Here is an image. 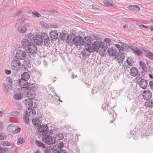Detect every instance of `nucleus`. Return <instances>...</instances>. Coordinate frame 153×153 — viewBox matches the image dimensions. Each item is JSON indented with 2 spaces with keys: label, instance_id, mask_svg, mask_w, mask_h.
<instances>
[{
  "label": "nucleus",
  "instance_id": "obj_1",
  "mask_svg": "<svg viewBox=\"0 0 153 153\" xmlns=\"http://www.w3.org/2000/svg\"><path fill=\"white\" fill-rule=\"evenodd\" d=\"M91 38L90 36L85 37L82 42V45L85 47H88L87 48H97L99 46V44L100 41L99 39H97L94 42H91Z\"/></svg>",
  "mask_w": 153,
  "mask_h": 153
},
{
  "label": "nucleus",
  "instance_id": "obj_2",
  "mask_svg": "<svg viewBox=\"0 0 153 153\" xmlns=\"http://www.w3.org/2000/svg\"><path fill=\"white\" fill-rule=\"evenodd\" d=\"M52 130H50L47 131L46 134L44 135L42 137V139L44 142L48 145L53 144L56 142V138L52 137L51 135L53 133Z\"/></svg>",
  "mask_w": 153,
  "mask_h": 153
},
{
  "label": "nucleus",
  "instance_id": "obj_3",
  "mask_svg": "<svg viewBox=\"0 0 153 153\" xmlns=\"http://www.w3.org/2000/svg\"><path fill=\"white\" fill-rule=\"evenodd\" d=\"M82 38L81 36H79L75 37L74 36H71L69 44L74 43L76 46L79 45H82Z\"/></svg>",
  "mask_w": 153,
  "mask_h": 153
},
{
  "label": "nucleus",
  "instance_id": "obj_4",
  "mask_svg": "<svg viewBox=\"0 0 153 153\" xmlns=\"http://www.w3.org/2000/svg\"><path fill=\"white\" fill-rule=\"evenodd\" d=\"M11 68L15 71H18L21 67V63L17 59H13L10 63Z\"/></svg>",
  "mask_w": 153,
  "mask_h": 153
},
{
  "label": "nucleus",
  "instance_id": "obj_5",
  "mask_svg": "<svg viewBox=\"0 0 153 153\" xmlns=\"http://www.w3.org/2000/svg\"><path fill=\"white\" fill-rule=\"evenodd\" d=\"M39 35L42 38V41H43V40H44V42L45 46L47 47H50L49 42L50 41L48 34L46 33L42 32Z\"/></svg>",
  "mask_w": 153,
  "mask_h": 153
},
{
  "label": "nucleus",
  "instance_id": "obj_6",
  "mask_svg": "<svg viewBox=\"0 0 153 153\" xmlns=\"http://www.w3.org/2000/svg\"><path fill=\"white\" fill-rule=\"evenodd\" d=\"M68 34L67 32L64 30L60 33L59 37L60 39L62 41H66L69 44L71 39V36H68Z\"/></svg>",
  "mask_w": 153,
  "mask_h": 153
},
{
  "label": "nucleus",
  "instance_id": "obj_7",
  "mask_svg": "<svg viewBox=\"0 0 153 153\" xmlns=\"http://www.w3.org/2000/svg\"><path fill=\"white\" fill-rule=\"evenodd\" d=\"M99 48H84L82 52V56L86 58L89 55V53H92L94 51H98Z\"/></svg>",
  "mask_w": 153,
  "mask_h": 153
},
{
  "label": "nucleus",
  "instance_id": "obj_8",
  "mask_svg": "<svg viewBox=\"0 0 153 153\" xmlns=\"http://www.w3.org/2000/svg\"><path fill=\"white\" fill-rule=\"evenodd\" d=\"M100 41L99 44V46L97 48H108V46L110 45V43L111 42V40L109 38H105L104 42H102L101 40L99 39Z\"/></svg>",
  "mask_w": 153,
  "mask_h": 153
},
{
  "label": "nucleus",
  "instance_id": "obj_9",
  "mask_svg": "<svg viewBox=\"0 0 153 153\" xmlns=\"http://www.w3.org/2000/svg\"><path fill=\"white\" fill-rule=\"evenodd\" d=\"M8 131L10 132H14L17 133L20 131L21 129L13 124L10 125L7 127Z\"/></svg>",
  "mask_w": 153,
  "mask_h": 153
},
{
  "label": "nucleus",
  "instance_id": "obj_10",
  "mask_svg": "<svg viewBox=\"0 0 153 153\" xmlns=\"http://www.w3.org/2000/svg\"><path fill=\"white\" fill-rule=\"evenodd\" d=\"M3 87H4L5 90L7 91L9 90H11L12 88V79L9 77H8L6 79V84L3 83L2 85Z\"/></svg>",
  "mask_w": 153,
  "mask_h": 153
},
{
  "label": "nucleus",
  "instance_id": "obj_11",
  "mask_svg": "<svg viewBox=\"0 0 153 153\" xmlns=\"http://www.w3.org/2000/svg\"><path fill=\"white\" fill-rule=\"evenodd\" d=\"M22 44L23 48H30L32 46L33 48H35L33 46V43L30 42L29 40L27 39H23L22 42Z\"/></svg>",
  "mask_w": 153,
  "mask_h": 153
},
{
  "label": "nucleus",
  "instance_id": "obj_12",
  "mask_svg": "<svg viewBox=\"0 0 153 153\" xmlns=\"http://www.w3.org/2000/svg\"><path fill=\"white\" fill-rule=\"evenodd\" d=\"M26 56V53L23 51L18 50L16 52V57L17 59H24Z\"/></svg>",
  "mask_w": 153,
  "mask_h": 153
},
{
  "label": "nucleus",
  "instance_id": "obj_13",
  "mask_svg": "<svg viewBox=\"0 0 153 153\" xmlns=\"http://www.w3.org/2000/svg\"><path fill=\"white\" fill-rule=\"evenodd\" d=\"M48 128V126L46 125H42L38 127V130L39 132H41L42 134L43 135L47 134Z\"/></svg>",
  "mask_w": 153,
  "mask_h": 153
},
{
  "label": "nucleus",
  "instance_id": "obj_14",
  "mask_svg": "<svg viewBox=\"0 0 153 153\" xmlns=\"http://www.w3.org/2000/svg\"><path fill=\"white\" fill-rule=\"evenodd\" d=\"M41 37L39 34H36L34 36L33 40L36 45H40L42 44V40Z\"/></svg>",
  "mask_w": 153,
  "mask_h": 153
},
{
  "label": "nucleus",
  "instance_id": "obj_15",
  "mask_svg": "<svg viewBox=\"0 0 153 153\" xmlns=\"http://www.w3.org/2000/svg\"><path fill=\"white\" fill-rule=\"evenodd\" d=\"M143 98L145 100H149L152 97V94L151 91L149 90L144 91L143 93Z\"/></svg>",
  "mask_w": 153,
  "mask_h": 153
},
{
  "label": "nucleus",
  "instance_id": "obj_16",
  "mask_svg": "<svg viewBox=\"0 0 153 153\" xmlns=\"http://www.w3.org/2000/svg\"><path fill=\"white\" fill-rule=\"evenodd\" d=\"M51 39L53 41H56L58 39V35L56 30H52L50 33Z\"/></svg>",
  "mask_w": 153,
  "mask_h": 153
},
{
  "label": "nucleus",
  "instance_id": "obj_17",
  "mask_svg": "<svg viewBox=\"0 0 153 153\" xmlns=\"http://www.w3.org/2000/svg\"><path fill=\"white\" fill-rule=\"evenodd\" d=\"M140 86L143 89H146L148 85V82L144 79H141L139 82Z\"/></svg>",
  "mask_w": 153,
  "mask_h": 153
},
{
  "label": "nucleus",
  "instance_id": "obj_18",
  "mask_svg": "<svg viewBox=\"0 0 153 153\" xmlns=\"http://www.w3.org/2000/svg\"><path fill=\"white\" fill-rule=\"evenodd\" d=\"M129 73L131 76H135L138 74L139 71L136 68L133 67L131 68Z\"/></svg>",
  "mask_w": 153,
  "mask_h": 153
},
{
  "label": "nucleus",
  "instance_id": "obj_19",
  "mask_svg": "<svg viewBox=\"0 0 153 153\" xmlns=\"http://www.w3.org/2000/svg\"><path fill=\"white\" fill-rule=\"evenodd\" d=\"M115 56V59L116 60L118 61V63H120L121 62H123V60L124 58V56L123 54L118 53V55L116 54Z\"/></svg>",
  "mask_w": 153,
  "mask_h": 153
},
{
  "label": "nucleus",
  "instance_id": "obj_20",
  "mask_svg": "<svg viewBox=\"0 0 153 153\" xmlns=\"http://www.w3.org/2000/svg\"><path fill=\"white\" fill-rule=\"evenodd\" d=\"M27 81L23 80L22 79L19 80V84L20 87L21 88H25L27 86L28 82Z\"/></svg>",
  "mask_w": 153,
  "mask_h": 153
},
{
  "label": "nucleus",
  "instance_id": "obj_21",
  "mask_svg": "<svg viewBox=\"0 0 153 153\" xmlns=\"http://www.w3.org/2000/svg\"><path fill=\"white\" fill-rule=\"evenodd\" d=\"M36 114V111L34 109L28 108L27 110L26 111V114L27 116L32 117Z\"/></svg>",
  "mask_w": 153,
  "mask_h": 153
},
{
  "label": "nucleus",
  "instance_id": "obj_22",
  "mask_svg": "<svg viewBox=\"0 0 153 153\" xmlns=\"http://www.w3.org/2000/svg\"><path fill=\"white\" fill-rule=\"evenodd\" d=\"M36 96V92L35 91H30L27 93V94L28 99H30L31 100L35 97Z\"/></svg>",
  "mask_w": 153,
  "mask_h": 153
},
{
  "label": "nucleus",
  "instance_id": "obj_23",
  "mask_svg": "<svg viewBox=\"0 0 153 153\" xmlns=\"http://www.w3.org/2000/svg\"><path fill=\"white\" fill-rule=\"evenodd\" d=\"M143 53L153 61V53L152 52L148 50H145L143 51Z\"/></svg>",
  "mask_w": 153,
  "mask_h": 153
},
{
  "label": "nucleus",
  "instance_id": "obj_24",
  "mask_svg": "<svg viewBox=\"0 0 153 153\" xmlns=\"http://www.w3.org/2000/svg\"><path fill=\"white\" fill-rule=\"evenodd\" d=\"M24 104L26 105L27 107L30 108L33 105V102L30 99L25 100L24 102Z\"/></svg>",
  "mask_w": 153,
  "mask_h": 153
},
{
  "label": "nucleus",
  "instance_id": "obj_25",
  "mask_svg": "<svg viewBox=\"0 0 153 153\" xmlns=\"http://www.w3.org/2000/svg\"><path fill=\"white\" fill-rule=\"evenodd\" d=\"M128 8L129 10H133L134 12H138L140 10V7L137 5H130Z\"/></svg>",
  "mask_w": 153,
  "mask_h": 153
},
{
  "label": "nucleus",
  "instance_id": "obj_26",
  "mask_svg": "<svg viewBox=\"0 0 153 153\" xmlns=\"http://www.w3.org/2000/svg\"><path fill=\"white\" fill-rule=\"evenodd\" d=\"M27 53H29L32 55H35L37 52V48H27V50H25Z\"/></svg>",
  "mask_w": 153,
  "mask_h": 153
},
{
  "label": "nucleus",
  "instance_id": "obj_27",
  "mask_svg": "<svg viewBox=\"0 0 153 153\" xmlns=\"http://www.w3.org/2000/svg\"><path fill=\"white\" fill-rule=\"evenodd\" d=\"M24 96L23 93H16L14 95L13 97L15 100H21Z\"/></svg>",
  "mask_w": 153,
  "mask_h": 153
},
{
  "label": "nucleus",
  "instance_id": "obj_28",
  "mask_svg": "<svg viewBox=\"0 0 153 153\" xmlns=\"http://www.w3.org/2000/svg\"><path fill=\"white\" fill-rule=\"evenodd\" d=\"M33 125L37 126H39L42 123V122L39 118H36L32 120Z\"/></svg>",
  "mask_w": 153,
  "mask_h": 153
},
{
  "label": "nucleus",
  "instance_id": "obj_29",
  "mask_svg": "<svg viewBox=\"0 0 153 153\" xmlns=\"http://www.w3.org/2000/svg\"><path fill=\"white\" fill-rule=\"evenodd\" d=\"M21 79L27 81L30 78V76L29 74L27 72H24L21 75Z\"/></svg>",
  "mask_w": 153,
  "mask_h": 153
},
{
  "label": "nucleus",
  "instance_id": "obj_30",
  "mask_svg": "<svg viewBox=\"0 0 153 153\" xmlns=\"http://www.w3.org/2000/svg\"><path fill=\"white\" fill-rule=\"evenodd\" d=\"M108 52L111 56H114L117 54L116 50L113 48H108Z\"/></svg>",
  "mask_w": 153,
  "mask_h": 153
},
{
  "label": "nucleus",
  "instance_id": "obj_31",
  "mask_svg": "<svg viewBox=\"0 0 153 153\" xmlns=\"http://www.w3.org/2000/svg\"><path fill=\"white\" fill-rule=\"evenodd\" d=\"M126 62L128 65L131 67L134 63V59L131 57H129L127 59Z\"/></svg>",
  "mask_w": 153,
  "mask_h": 153
},
{
  "label": "nucleus",
  "instance_id": "obj_32",
  "mask_svg": "<svg viewBox=\"0 0 153 153\" xmlns=\"http://www.w3.org/2000/svg\"><path fill=\"white\" fill-rule=\"evenodd\" d=\"M27 30L26 27L24 26L18 28L17 30L18 31L21 33H25Z\"/></svg>",
  "mask_w": 153,
  "mask_h": 153
},
{
  "label": "nucleus",
  "instance_id": "obj_33",
  "mask_svg": "<svg viewBox=\"0 0 153 153\" xmlns=\"http://www.w3.org/2000/svg\"><path fill=\"white\" fill-rule=\"evenodd\" d=\"M26 39L28 40H29L30 42L33 40L34 39V36L31 33H28L25 35V36Z\"/></svg>",
  "mask_w": 153,
  "mask_h": 153
},
{
  "label": "nucleus",
  "instance_id": "obj_34",
  "mask_svg": "<svg viewBox=\"0 0 153 153\" xmlns=\"http://www.w3.org/2000/svg\"><path fill=\"white\" fill-rule=\"evenodd\" d=\"M36 144L39 147H41L43 148H45V145L41 141L36 140L35 142Z\"/></svg>",
  "mask_w": 153,
  "mask_h": 153
},
{
  "label": "nucleus",
  "instance_id": "obj_35",
  "mask_svg": "<svg viewBox=\"0 0 153 153\" xmlns=\"http://www.w3.org/2000/svg\"><path fill=\"white\" fill-rule=\"evenodd\" d=\"M132 49L134 52L137 55H140L142 53H143L140 48H130Z\"/></svg>",
  "mask_w": 153,
  "mask_h": 153
},
{
  "label": "nucleus",
  "instance_id": "obj_36",
  "mask_svg": "<svg viewBox=\"0 0 153 153\" xmlns=\"http://www.w3.org/2000/svg\"><path fill=\"white\" fill-rule=\"evenodd\" d=\"M99 53L102 56H103L106 53L105 48H99Z\"/></svg>",
  "mask_w": 153,
  "mask_h": 153
},
{
  "label": "nucleus",
  "instance_id": "obj_37",
  "mask_svg": "<svg viewBox=\"0 0 153 153\" xmlns=\"http://www.w3.org/2000/svg\"><path fill=\"white\" fill-rule=\"evenodd\" d=\"M140 65L144 71L145 72H147V69L146 67V65L143 62L140 61Z\"/></svg>",
  "mask_w": 153,
  "mask_h": 153
},
{
  "label": "nucleus",
  "instance_id": "obj_38",
  "mask_svg": "<svg viewBox=\"0 0 153 153\" xmlns=\"http://www.w3.org/2000/svg\"><path fill=\"white\" fill-rule=\"evenodd\" d=\"M120 44V48H131V46L128 45L124 42H119Z\"/></svg>",
  "mask_w": 153,
  "mask_h": 153
},
{
  "label": "nucleus",
  "instance_id": "obj_39",
  "mask_svg": "<svg viewBox=\"0 0 153 153\" xmlns=\"http://www.w3.org/2000/svg\"><path fill=\"white\" fill-rule=\"evenodd\" d=\"M23 11L22 10H18L16 12L12 14V16L15 17L17 16L20 15L22 13Z\"/></svg>",
  "mask_w": 153,
  "mask_h": 153
},
{
  "label": "nucleus",
  "instance_id": "obj_40",
  "mask_svg": "<svg viewBox=\"0 0 153 153\" xmlns=\"http://www.w3.org/2000/svg\"><path fill=\"white\" fill-rule=\"evenodd\" d=\"M27 86L25 87V88L27 90H31L34 87L33 85L31 84L30 83H28Z\"/></svg>",
  "mask_w": 153,
  "mask_h": 153
},
{
  "label": "nucleus",
  "instance_id": "obj_41",
  "mask_svg": "<svg viewBox=\"0 0 153 153\" xmlns=\"http://www.w3.org/2000/svg\"><path fill=\"white\" fill-rule=\"evenodd\" d=\"M145 105L148 107H151L153 105V101L150 100L148 102H146L145 103Z\"/></svg>",
  "mask_w": 153,
  "mask_h": 153
},
{
  "label": "nucleus",
  "instance_id": "obj_42",
  "mask_svg": "<svg viewBox=\"0 0 153 153\" xmlns=\"http://www.w3.org/2000/svg\"><path fill=\"white\" fill-rule=\"evenodd\" d=\"M23 119L25 123L28 124L29 122V117L27 116H24L23 117Z\"/></svg>",
  "mask_w": 153,
  "mask_h": 153
},
{
  "label": "nucleus",
  "instance_id": "obj_43",
  "mask_svg": "<svg viewBox=\"0 0 153 153\" xmlns=\"http://www.w3.org/2000/svg\"><path fill=\"white\" fill-rule=\"evenodd\" d=\"M64 136L63 134H60L59 133L57 135L56 138L58 140H60L62 139L63 138Z\"/></svg>",
  "mask_w": 153,
  "mask_h": 153
},
{
  "label": "nucleus",
  "instance_id": "obj_44",
  "mask_svg": "<svg viewBox=\"0 0 153 153\" xmlns=\"http://www.w3.org/2000/svg\"><path fill=\"white\" fill-rule=\"evenodd\" d=\"M1 144L4 146H8L10 145V143L6 141H3L1 143Z\"/></svg>",
  "mask_w": 153,
  "mask_h": 153
},
{
  "label": "nucleus",
  "instance_id": "obj_45",
  "mask_svg": "<svg viewBox=\"0 0 153 153\" xmlns=\"http://www.w3.org/2000/svg\"><path fill=\"white\" fill-rule=\"evenodd\" d=\"M98 88L97 87H94L92 91V93L93 94L96 93L98 91Z\"/></svg>",
  "mask_w": 153,
  "mask_h": 153
},
{
  "label": "nucleus",
  "instance_id": "obj_46",
  "mask_svg": "<svg viewBox=\"0 0 153 153\" xmlns=\"http://www.w3.org/2000/svg\"><path fill=\"white\" fill-rule=\"evenodd\" d=\"M32 14L33 15H35L36 17H39L41 16L40 14L38 13L37 11L33 12Z\"/></svg>",
  "mask_w": 153,
  "mask_h": 153
},
{
  "label": "nucleus",
  "instance_id": "obj_47",
  "mask_svg": "<svg viewBox=\"0 0 153 153\" xmlns=\"http://www.w3.org/2000/svg\"><path fill=\"white\" fill-rule=\"evenodd\" d=\"M6 138V136L4 134L0 133V140H3Z\"/></svg>",
  "mask_w": 153,
  "mask_h": 153
},
{
  "label": "nucleus",
  "instance_id": "obj_48",
  "mask_svg": "<svg viewBox=\"0 0 153 153\" xmlns=\"http://www.w3.org/2000/svg\"><path fill=\"white\" fill-rule=\"evenodd\" d=\"M23 142V139L21 138H20L19 139L17 142V144L18 145H19L22 144Z\"/></svg>",
  "mask_w": 153,
  "mask_h": 153
},
{
  "label": "nucleus",
  "instance_id": "obj_49",
  "mask_svg": "<svg viewBox=\"0 0 153 153\" xmlns=\"http://www.w3.org/2000/svg\"><path fill=\"white\" fill-rule=\"evenodd\" d=\"M58 146L59 149H61L64 146L63 143L62 142H60L58 145Z\"/></svg>",
  "mask_w": 153,
  "mask_h": 153
},
{
  "label": "nucleus",
  "instance_id": "obj_50",
  "mask_svg": "<svg viewBox=\"0 0 153 153\" xmlns=\"http://www.w3.org/2000/svg\"><path fill=\"white\" fill-rule=\"evenodd\" d=\"M12 115L15 117H17L18 116V113L16 112H14L11 113Z\"/></svg>",
  "mask_w": 153,
  "mask_h": 153
},
{
  "label": "nucleus",
  "instance_id": "obj_51",
  "mask_svg": "<svg viewBox=\"0 0 153 153\" xmlns=\"http://www.w3.org/2000/svg\"><path fill=\"white\" fill-rule=\"evenodd\" d=\"M57 153H66L65 150L60 149L58 151Z\"/></svg>",
  "mask_w": 153,
  "mask_h": 153
},
{
  "label": "nucleus",
  "instance_id": "obj_52",
  "mask_svg": "<svg viewBox=\"0 0 153 153\" xmlns=\"http://www.w3.org/2000/svg\"><path fill=\"white\" fill-rule=\"evenodd\" d=\"M104 4L105 6H111V4L108 1L104 2Z\"/></svg>",
  "mask_w": 153,
  "mask_h": 153
},
{
  "label": "nucleus",
  "instance_id": "obj_53",
  "mask_svg": "<svg viewBox=\"0 0 153 153\" xmlns=\"http://www.w3.org/2000/svg\"><path fill=\"white\" fill-rule=\"evenodd\" d=\"M5 73L7 74V75L10 74L11 73V71L10 70H8L6 69L5 70Z\"/></svg>",
  "mask_w": 153,
  "mask_h": 153
},
{
  "label": "nucleus",
  "instance_id": "obj_54",
  "mask_svg": "<svg viewBox=\"0 0 153 153\" xmlns=\"http://www.w3.org/2000/svg\"><path fill=\"white\" fill-rule=\"evenodd\" d=\"M149 85L150 86L151 88L153 90V82L151 81L149 83Z\"/></svg>",
  "mask_w": 153,
  "mask_h": 153
},
{
  "label": "nucleus",
  "instance_id": "obj_55",
  "mask_svg": "<svg viewBox=\"0 0 153 153\" xmlns=\"http://www.w3.org/2000/svg\"><path fill=\"white\" fill-rule=\"evenodd\" d=\"M92 7L93 9H94V10H97L98 9V8L97 7V6L95 5L92 4Z\"/></svg>",
  "mask_w": 153,
  "mask_h": 153
},
{
  "label": "nucleus",
  "instance_id": "obj_56",
  "mask_svg": "<svg viewBox=\"0 0 153 153\" xmlns=\"http://www.w3.org/2000/svg\"><path fill=\"white\" fill-rule=\"evenodd\" d=\"M3 127V123L1 121H0V131L2 129Z\"/></svg>",
  "mask_w": 153,
  "mask_h": 153
},
{
  "label": "nucleus",
  "instance_id": "obj_57",
  "mask_svg": "<svg viewBox=\"0 0 153 153\" xmlns=\"http://www.w3.org/2000/svg\"><path fill=\"white\" fill-rule=\"evenodd\" d=\"M49 151L48 148H46L45 149L44 152V153H49Z\"/></svg>",
  "mask_w": 153,
  "mask_h": 153
},
{
  "label": "nucleus",
  "instance_id": "obj_58",
  "mask_svg": "<svg viewBox=\"0 0 153 153\" xmlns=\"http://www.w3.org/2000/svg\"><path fill=\"white\" fill-rule=\"evenodd\" d=\"M128 26V24H126L125 25H123V28L124 29H125L126 27H127Z\"/></svg>",
  "mask_w": 153,
  "mask_h": 153
},
{
  "label": "nucleus",
  "instance_id": "obj_59",
  "mask_svg": "<svg viewBox=\"0 0 153 153\" xmlns=\"http://www.w3.org/2000/svg\"><path fill=\"white\" fill-rule=\"evenodd\" d=\"M114 45L117 47V48H120V44H115Z\"/></svg>",
  "mask_w": 153,
  "mask_h": 153
},
{
  "label": "nucleus",
  "instance_id": "obj_60",
  "mask_svg": "<svg viewBox=\"0 0 153 153\" xmlns=\"http://www.w3.org/2000/svg\"><path fill=\"white\" fill-rule=\"evenodd\" d=\"M141 25L143 27L145 28H146L149 29V27H148L147 26H146L143 25Z\"/></svg>",
  "mask_w": 153,
  "mask_h": 153
},
{
  "label": "nucleus",
  "instance_id": "obj_61",
  "mask_svg": "<svg viewBox=\"0 0 153 153\" xmlns=\"http://www.w3.org/2000/svg\"><path fill=\"white\" fill-rule=\"evenodd\" d=\"M55 11V10H50L49 12L50 13L53 14L54 13Z\"/></svg>",
  "mask_w": 153,
  "mask_h": 153
},
{
  "label": "nucleus",
  "instance_id": "obj_62",
  "mask_svg": "<svg viewBox=\"0 0 153 153\" xmlns=\"http://www.w3.org/2000/svg\"><path fill=\"white\" fill-rule=\"evenodd\" d=\"M150 31L152 32L153 31V25H152L150 27Z\"/></svg>",
  "mask_w": 153,
  "mask_h": 153
},
{
  "label": "nucleus",
  "instance_id": "obj_63",
  "mask_svg": "<svg viewBox=\"0 0 153 153\" xmlns=\"http://www.w3.org/2000/svg\"><path fill=\"white\" fill-rule=\"evenodd\" d=\"M149 77L150 78H152V79H153V77L152 76V74H149Z\"/></svg>",
  "mask_w": 153,
  "mask_h": 153
},
{
  "label": "nucleus",
  "instance_id": "obj_64",
  "mask_svg": "<svg viewBox=\"0 0 153 153\" xmlns=\"http://www.w3.org/2000/svg\"><path fill=\"white\" fill-rule=\"evenodd\" d=\"M34 153H41L39 150H37Z\"/></svg>",
  "mask_w": 153,
  "mask_h": 153
}]
</instances>
